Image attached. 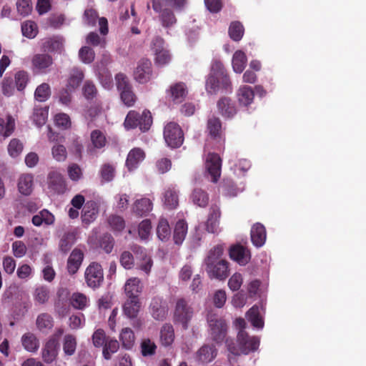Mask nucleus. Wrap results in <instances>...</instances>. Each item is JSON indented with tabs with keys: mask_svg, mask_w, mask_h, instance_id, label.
Returning a JSON list of instances; mask_svg holds the SVG:
<instances>
[{
	"mask_svg": "<svg viewBox=\"0 0 366 366\" xmlns=\"http://www.w3.org/2000/svg\"><path fill=\"white\" fill-rule=\"evenodd\" d=\"M205 89L209 94H217L219 89L225 93L232 92V82L223 65L219 61H213L211 71L206 79Z\"/></svg>",
	"mask_w": 366,
	"mask_h": 366,
	"instance_id": "nucleus-1",
	"label": "nucleus"
},
{
	"mask_svg": "<svg viewBox=\"0 0 366 366\" xmlns=\"http://www.w3.org/2000/svg\"><path fill=\"white\" fill-rule=\"evenodd\" d=\"M206 319L210 340L216 345H222L227 337L229 326L227 321L212 310L208 311Z\"/></svg>",
	"mask_w": 366,
	"mask_h": 366,
	"instance_id": "nucleus-2",
	"label": "nucleus"
},
{
	"mask_svg": "<svg viewBox=\"0 0 366 366\" xmlns=\"http://www.w3.org/2000/svg\"><path fill=\"white\" fill-rule=\"evenodd\" d=\"M152 122L149 110L144 109L141 114L135 110H131L124 119V126L127 130L139 127L142 132H145L150 129Z\"/></svg>",
	"mask_w": 366,
	"mask_h": 366,
	"instance_id": "nucleus-3",
	"label": "nucleus"
},
{
	"mask_svg": "<svg viewBox=\"0 0 366 366\" xmlns=\"http://www.w3.org/2000/svg\"><path fill=\"white\" fill-rule=\"evenodd\" d=\"M193 315L194 310L188 302L184 298L178 299L173 315L174 323L181 326L183 330H187Z\"/></svg>",
	"mask_w": 366,
	"mask_h": 366,
	"instance_id": "nucleus-4",
	"label": "nucleus"
},
{
	"mask_svg": "<svg viewBox=\"0 0 366 366\" xmlns=\"http://www.w3.org/2000/svg\"><path fill=\"white\" fill-rule=\"evenodd\" d=\"M154 11L158 14V20L161 26L168 30L173 28L177 23V18L172 7L161 6L158 2L152 4Z\"/></svg>",
	"mask_w": 366,
	"mask_h": 366,
	"instance_id": "nucleus-5",
	"label": "nucleus"
},
{
	"mask_svg": "<svg viewBox=\"0 0 366 366\" xmlns=\"http://www.w3.org/2000/svg\"><path fill=\"white\" fill-rule=\"evenodd\" d=\"M85 282L92 289L99 287L104 282V272L102 265L96 262H91L84 272Z\"/></svg>",
	"mask_w": 366,
	"mask_h": 366,
	"instance_id": "nucleus-6",
	"label": "nucleus"
},
{
	"mask_svg": "<svg viewBox=\"0 0 366 366\" xmlns=\"http://www.w3.org/2000/svg\"><path fill=\"white\" fill-rule=\"evenodd\" d=\"M164 138L169 147L178 148L184 141L183 132L178 124L169 122L164 127Z\"/></svg>",
	"mask_w": 366,
	"mask_h": 366,
	"instance_id": "nucleus-7",
	"label": "nucleus"
},
{
	"mask_svg": "<svg viewBox=\"0 0 366 366\" xmlns=\"http://www.w3.org/2000/svg\"><path fill=\"white\" fill-rule=\"evenodd\" d=\"M131 249L136 257L137 269L148 275L153 266V260L151 256L147 254L146 249L137 244L132 245Z\"/></svg>",
	"mask_w": 366,
	"mask_h": 366,
	"instance_id": "nucleus-8",
	"label": "nucleus"
},
{
	"mask_svg": "<svg viewBox=\"0 0 366 366\" xmlns=\"http://www.w3.org/2000/svg\"><path fill=\"white\" fill-rule=\"evenodd\" d=\"M206 271L209 278L224 280L229 273V262L225 259L214 263L210 261L206 265Z\"/></svg>",
	"mask_w": 366,
	"mask_h": 366,
	"instance_id": "nucleus-9",
	"label": "nucleus"
},
{
	"mask_svg": "<svg viewBox=\"0 0 366 366\" xmlns=\"http://www.w3.org/2000/svg\"><path fill=\"white\" fill-rule=\"evenodd\" d=\"M205 168L208 175L211 177L212 182H217L221 175L222 169V159L219 154L209 153L205 161Z\"/></svg>",
	"mask_w": 366,
	"mask_h": 366,
	"instance_id": "nucleus-10",
	"label": "nucleus"
},
{
	"mask_svg": "<svg viewBox=\"0 0 366 366\" xmlns=\"http://www.w3.org/2000/svg\"><path fill=\"white\" fill-rule=\"evenodd\" d=\"M53 64V58L49 54H36L31 58V68L34 72L46 74Z\"/></svg>",
	"mask_w": 366,
	"mask_h": 366,
	"instance_id": "nucleus-11",
	"label": "nucleus"
},
{
	"mask_svg": "<svg viewBox=\"0 0 366 366\" xmlns=\"http://www.w3.org/2000/svg\"><path fill=\"white\" fill-rule=\"evenodd\" d=\"M237 338L242 354L255 351L259 345V338L249 337L244 330H239Z\"/></svg>",
	"mask_w": 366,
	"mask_h": 366,
	"instance_id": "nucleus-12",
	"label": "nucleus"
},
{
	"mask_svg": "<svg viewBox=\"0 0 366 366\" xmlns=\"http://www.w3.org/2000/svg\"><path fill=\"white\" fill-rule=\"evenodd\" d=\"M168 304L162 297L156 296L152 299L149 310L154 319L163 321L168 313Z\"/></svg>",
	"mask_w": 366,
	"mask_h": 366,
	"instance_id": "nucleus-13",
	"label": "nucleus"
},
{
	"mask_svg": "<svg viewBox=\"0 0 366 366\" xmlns=\"http://www.w3.org/2000/svg\"><path fill=\"white\" fill-rule=\"evenodd\" d=\"M207 132L213 140L218 142H224V134L222 129V124L219 117L212 116L209 117L207 122Z\"/></svg>",
	"mask_w": 366,
	"mask_h": 366,
	"instance_id": "nucleus-14",
	"label": "nucleus"
},
{
	"mask_svg": "<svg viewBox=\"0 0 366 366\" xmlns=\"http://www.w3.org/2000/svg\"><path fill=\"white\" fill-rule=\"evenodd\" d=\"M152 63L149 59L139 61L134 74V79L139 84L148 82L152 77Z\"/></svg>",
	"mask_w": 366,
	"mask_h": 366,
	"instance_id": "nucleus-15",
	"label": "nucleus"
},
{
	"mask_svg": "<svg viewBox=\"0 0 366 366\" xmlns=\"http://www.w3.org/2000/svg\"><path fill=\"white\" fill-rule=\"evenodd\" d=\"M48 188L54 193L61 194L66 189V183L61 174L56 170L50 171L47 176Z\"/></svg>",
	"mask_w": 366,
	"mask_h": 366,
	"instance_id": "nucleus-16",
	"label": "nucleus"
},
{
	"mask_svg": "<svg viewBox=\"0 0 366 366\" xmlns=\"http://www.w3.org/2000/svg\"><path fill=\"white\" fill-rule=\"evenodd\" d=\"M229 257L239 264L244 266L249 262L251 254L247 247L237 244L230 247Z\"/></svg>",
	"mask_w": 366,
	"mask_h": 366,
	"instance_id": "nucleus-17",
	"label": "nucleus"
},
{
	"mask_svg": "<svg viewBox=\"0 0 366 366\" xmlns=\"http://www.w3.org/2000/svg\"><path fill=\"white\" fill-rule=\"evenodd\" d=\"M219 113L227 119L232 118L237 112L235 103L229 97H222L217 103Z\"/></svg>",
	"mask_w": 366,
	"mask_h": 366,
	"instance_id": "nucleus-18",
	"label": "nucleus"
},
{
	"mask_svg": "<svg viewBox=\"0 0 366 366\" xmlns=\"http://www.w3.org/2000/svg\"><path fill=\"white\" fill-rule=\"evenodd\" d=\"M99 208L94 201L87 202L81 210V222L84 226H88L97 218Z\"/></svg>",
	"mask_w": 366,
	"mask_h": 366,
	"instance_id": "nucleus-19",
	"label": "nucleus"
},
{
	"mask_svg": "<svg viewBox=\"0 0 366 366\" xmlns=\"http://www.w3.org/2000/svg\"><path fill=\"white\" fill-rule=\"evenodd\" d=\"M221 216L219 207L212 204L209 209V214L205 222V229L209 233H216L219 229V219Z\"/></svg>",
	"mask_w": 366,
	"mask_h": 366,
	"instance_id": "nucleus-20",
	"label": "nucleus"
},
{
	"mask_svg": "<svg viewBox=\"0 0 366 366\" xmlns=\"http://www.w3.org/2000/svg\"><path fill=\"white\" fill-rule=\"evenodd\" d=\"M84 259L83 252L78 248L72 250L67 260V270L70 274H74L79 270Z\"/></svg>",
	"mask_w": 366,
	"mask_h": 366,
	"instance_id": "nucleus-21",
	"label": "nucleus"
},
{
	"mask_svg": "<svg viewBox=\"0 0 366 366\" xmlns=\"http://www.w3.org/2000/svg\"><path fill=\"white\" fill-rule=\"evenodd\" d=\"M58 342L54 339H49L42 349V359L46 363L53 362L58 355Z\"/></svg>",
	"mask_w": 366,
	"mask_h": 366,
	"instance_id": "nucleus-22",
	"label": "nucleus"
},
{
	"mask_svg": "<svg viewBox=\"0 0 366 366\" xmlns=\"http://www.w3.org/2000/svg\"><path fill=\"white\" fill-rule=\"evenodd\" d=\"M251 240L252 244L257 247H262L266 241L267 233L264 226L260 223L254 224L250 232Z\"/></svg>",
	"mask_w": 366,
	"mask_h": 366,
	"instance_id": "nucleus-23",
	"label": "nucleus"
},
{
	"mask_svg": "<svg viewBox=\"0 0 366 366\" xmlns=\"http://www.w3.org/2000/svg\"><path fill=\"white\" fill-rule=\"evenodd\" d=\"M142 285L138 277H131L124 285V291L128 298H139L142 292Z\"/></svg>",
	"mask_w": 366,
	"mask_h": 366,
	"instance_id": "nucleus-24",
	"label": "nucleus"
},
{
	"mask_svg": "<svg viewBox=\"0 0 366 366\" xmlns=\"http://www.w3.org/2000/svg\"><path fill=\"white\" fill-rule=\"evenodd\" d=\"M217 351L214 345H204L197 352V359L202 363L212 362L217 356Z\"/></svg>",
	"mask_w": 366,
	"mask_h": 366,
	"instance_id": "nucleus-25",
	"label": "nucleus"
},
{
	"mask_svg": "<svg viewBox=\"0 0 366 366\" xmlns=\"http://www.w3.org/2000/svg\"><path fill=\"white\" fill-rule=\"evenodd\" d=\"M145 158L144 152L140 148H134L128 154L126 165L129 170L136 169Z\"/></svg>",
	"mask_w": 366,
	"mask_h": 366,
	"instance_id": "nucleus-26",
	"label": "nucleus"
},
{
	"mask_svg": "<svg viewBox=\"0 0 366 366\" xmlns=\"http://www.w3.org/2000/svg\"><path fill=\"white\" fill-rule=\"evenodd\" d=\"M168 94L170 95L172 100L174 103L182 102L187 94L185 84L183 82H178L172 85L168 90Z\"/></svg>",
	"mask_w": 366,
	"mask_h": 366,
	"instance_id": "nucleus-27",
	"label": "nucleus"
},
{
	"mask_svg": "<svg viewBox=\"0 0 366 366\" xmlns=\"http://www.w3.org/2000/svg\"><path fill=\"white\" fill-rule=\"evenodd\" d=\"M152 209V202L148 198H142L135 201L133 207V212L139 216H147Z\"/></svg>",
	"mask_w": 366,
	"mask_h": 366,
	"instance_id": "nucleus-28",
	"label": "nucleus"
},
{
	"mask_svg": "<svg viewBox=\"0 0 366 366\" xmlns=\"http://www.w3.org/2000/svg\"><path fill=\"white\" fill-rule=\"evenodd\" d=\"M254 97V92L249 86H242L237 91V99L240 105L249 106L252 103Z\"/></svg>",
	"mask_w": 366,
	"mask_h": 366,
	"instance_id": "nucleus-29",
	"label": "nucleus"
},
{
	"mask_svg": "<svg viewBox=\"0 0 366 366\" xmlns=\"http://www.w3.org/2000/svg\"><path fill=\"white\" fill-rule=\"evenodd\" d=\"M34 178L31 174H24L20 176L18 181V189L25 196L31 194L33 190Z\"/></svg>",
	"mask_w": 366,
	"mask_h": 366,
	"instance_id": "nucleus-30",
	"label": "nucleus"
},
{
	"mask_svg": "<svg viewBox=\"0 0 366 366\" xmlns=\"http://www.w3.org/2000/svg\"><path fill=\"white\" fill-rule=\"evenodd\" d=\"M174 330L171 324L166 323L160 330V342L162 346H170L174 340Z\"/></svg>",
	"mask_w": 366,
	"mask_h": 366,
	"instance_id": "nucleus-31",
	"label": "nucleus"
},
{
	"mask_svg": "<svg viewBox=\"0 0 366 366\" xmlns=\"http://www.w3.org/2000/svg\"><path fill=\"white\" fill-rule=\"evenodd\" d=\"M54 216L49 210L44 209L33 216L31 222L34 225L39 227L43 223L46 225H51L54 224Z\"/></svg>",
	"mask_w": 366,
	"mask_h": 366,
	"instance_id": "nucleus-32",
	"label": "nucleus"
},
{
	"mask_svg": "<svg viewBox=\"0 0 366 366\" xmlns=\"http://www.w3.org/2000/svg\"><path fill=\"white\" fill-rule=\"evenodd\" d=\"M119 340L123 348L126 350H132L134 345L136 337L131 328L125 327L123 328L120 332Z\"/></svg>",
	"mask_w": 366,
	"mask_h": 366,
	"instance_id": "nucleus-33",
	"label": "nucleus"
},
{
	"mask_svg": "<svg viewBox=\"0 0 366 366\" xmlns=\"http://www.w3.org/2000/svg\"><path fill=\"white\" fill-rule=\"evenodd\" d=\"M89 298L81 292H74L69 298V304L72 307L79 310H84L89 306Z\"/></svg>",
	"mask_w": 366,
	"mask_h": 366,
	"instance_id": "nucleus-34",
	"label": "nucleus"
},
{
	"mask_svg": "<svg viewBox=\"0 0 366 366\" xmlns=\"http://www.w3.org/2000/svg\"><path fill=\"white\" fill-rule=\"evenodd\" d=\"M21 344L24 348L31 352L37 351L39 347V342L36 335L31 332L25 333L21 337Z\"/></svg>",
	"mask_w": 366,
	"mask_h": 366,
	"instance_id": "nucleus-35",
	"label": "nucleus"
},
{
	"mask_svg": "<svg viewBox=\"0 0 366 366\" xmlns=\"http://www.w3.org/2000/svg\"><path fill=\"white\" fill-rule=\"evenodd\" d=\"M140 306L141 303L139 298H129L123 306L124 312L129 318L136 317Z\"/></svg>",
	"mask_w": 366,
	"mask_h": 366,
	"instance_id": "nucleus-36",
	"label": "nucleus"
},
{
	"mask_svg": "<svg viewBox=\"0 0 366 366\" xmlns=\"http://www.w3.org/2000/svg\"><path fill=\"white\" fill-rule=\"evenodd\" d=\"M75 242L76 234L74 232H65L62 235L59 243V250L62 253L66 254L71 249Z\"/></svg>",
	"mask_w": 366,
	"mask_h": 366,
	"instance_id": "nucleus-37",
	"label": "nucleus"
},
{
	"mask_svg": "<svg viewBox=\"0 0 366 366\" xmlns=\"http://www.w3.org/2000/svg\"><path fill=\"white\" fill-rule=\"evenodd\" d=\"M247 59L244 51L237 50L234 52L232 57V68L234 72L242 73L246 65Z\"/></svg>",
	"mask_w": 366,
	"mask_h": 366,
	"instance_id": "nucleus-38",
	"label": "nucleus"
},
{
	"mask_svg": "<svg viewBox=\"0 0 366 366\" xmlns=\"http://www.w3.org/2000/svg\"><path fill=\"white\" fill-rule=\"evenodd\" d=\"M187 224L183 220H179L174 227V240L175 244H180L184 241L187 233Z\"/></svg>",
	"mask_w": 366,
	"mask_h": 366,
	"instance_id": "nucleus-39",
	"label": "nucleus"
},
{
	"mask_svg": "<svg viewBox=\"0 0 366 366\" xmlns=\"http://www.w3.org/2000/svg\"><path fill=\"white\" fill-rule=\"evenodd\" d=\"M102 347V355L105 360H109L118 351L119 343L116 339L109 337Z\"/></svg>",
	"mask_w": 366,
	"mask_h": 366,
	"instance_id": "nucleus-40",
	"label": "nucleus"
},
{
	"mask_svg": "<svg viewBox=\"0 0 366 366\" xmlns=\"http://www.w3.org/2000/svg\"><path fill=\"white\" fill-rule=\"evenodd\" d=\"M140 352L143 357H152L156 354L157 346L149 338H143L140 342Z\"/></svg>",
	"mask_w": 366,
	"mask_h": 366,
	"instance_id": "nucleus-41",
	"label": "nucleus"
},
{
	"mask_svg": "<svg viewBox=\"0 0 366 366\" xmlns=\"http://www.w3.org/2000/svg\"><path fill=\"white\" fill-rule=\"evenodd\" d=\"M36 325L40 331H48L54 326V319L51 315L48 313H41L38 315Z\"/></svg>",
	"mask_w": 366,
	"mask_h": 366,
	"instance_id": "nucleus-42",
	"label": "nucleus"
},
{
	"mask_svg": "<svg viewBox=\"0 0 366 366\" xmlns=\"http://www.w3.org/2000/svg\"><path fill=\"white\" fill-rule=\"evenodd\" d=\"M247 317L251 324L257 328H262L264 322L259 314V309L257 306L252 307L247 312Z\"/></svg>",
	"mask_w": 366,
	"mask_h": 366,
	"instance_id": "nucleus-43",
	"label": "nucleus"
},
{
	"mask_svg": "<svg viewBox=\"0 0 366 366\" xmlns=\"http://www.w3.org/2000/svg\"><path fill=\"white\" fill-rule=\"evenodd\" d=\"M229 37L234 41H239L242 39L244 29L243 25L239 21H232L229 27Z\"/></svg>",
	"mask_w": 366,
	"mask_h": 366,
	"instance_id": "nucleus-44",
	"label": "nucleus"
},
{
	"mask_svg": "<svg viewBox=\"0 0 366 366\" xmlns=\"http://www.w3.org/2000/svg\"><path fill=\"white\" fill-rule=\"evenodd\" d=\"M84 76V73L81 69L78 68L72 69L68 79L67 86L71 89H75L80 85Z\"/></svg>",
	"mask_w": 366,
	"mask_h": 366,
	"instance_id": "nucleus-45",
	"label": "nucleus"
},
{
	"mask_svg": "<svg viewBox=\"0 0 366 366\" xmlns=\"http://www.w3.org/2000/svg\"><path fill=\"white\" fill-rule=\"evenodd\" d=\"M158 2L161 6H170L176 11H184L188 4V0H152V4Z\"/></svg>",
	"mask_w": 366,
	"mask_h": 366,
	"instance_id": "nucleus-46",
	"label": "nucleus"
},
{
	"mask_svg": "<svg viewBox=\"0 0 366 366\" xmlns=\"http://www.w3.org/2000/svg\"><path fill=\"white\" fill-rule=\"evenodd\" d=\"M192 199L197 206L205 207L209 202V195L202 189H195L192 194Z\"/></svg>",
	"mask_w": 366,
	"mask_h": 366,
	"instance_id": "nucleus-47",
	"label": "nucleus"
},
{
	"mask_svg": "<svg viewBox=\"0 0 366 366\" xmlns=\"http://www.w3.org/2000/svg\"><path fill=\"white\" fill-rule=\"evenodd\" d=\"M76 340L73 335H66L64 338L63 350L66 355L71 356L75 353L76 348Z\"/></svg>",
	"mask_w": 366,
	"mask_h": 366,
	"instance_id": "nucleus-48",
	"label": "nucleus"
},
{
	"mask_svg": "<svg viewBox=\"0 0 366 366\" xmlns=\"http://www.w3.org/2000/svg\"><path fill=\"white\" fill-rule=\"evenodd\" d=\"M90 139L95 149H102L106 146L107 138L104 134L99 129H94L91 132Z\"/></svg>",
	"mask_w": 366,
	"mask_h": 366,
	"instance_id": "nucleus-49",
	"label": "nucleus"
},
{
	"mask_svg": "<svg viewBox=\"0 0 366 366\" xmlns=\"http://www.w3.org/2000/svg\"><path fill=\"white\" fill-rule=\"evenodd\" d=\"M107 222L114 232H120L125 228V221L121 216L112 214L107 219Z\"/></svg>",
	"mask_w": 366,
	"mask_h": 366,
	"instance_id": "nucleus-50",
	"label": "nucleus"
},
{
	"mask_svg": "<svg viewBox=\"0 0 366 366\" xmlns=\"http://www.w3.org/2000/svg\"><path fill=\"white\" fill-rule=\"evenodd\" d=\"M164 204L169 209H174L178 205V195L174 188L169 187L164 192Z\"/></svg>",
	"mask_w": 366,
	"mask_h": 366,
	"instance_id": "nucleus-51",
	"label": "nucleus"
},
{
	"mask_svg": "<svg viewBox=\"0 0 366 366\" xmlns=\"http://www.w3.org/2000/svg\"><path fill=\"white\" fill-rule=\"evenodd\" d=\"M48 117V108L36 107L34 109L33 120L38 127L44 125Z\"/></svg>",
	"mask_w": 366,
	"mask_h": 366,
	"instance_id": "nucleus-52",
	"label": "nucleus"
},
{
	"mask_svg": "<svg viewBox=\"0 0 366 366\" xmlns=\"http://www.w3.org/2000/svg\"><path fill=\"white\" fill-rule=\"evenodd\" d=\"M224 248L222 245H216L212 249H211L208 253L207 258L205 259V264L207 265V263H209L210 261L213 263L217 262L218 261L224 260L222 259V256L223 254Z\"/></svg>",
	"mask_w": 366,
	"mask_h": 366,
	"instance_id": "nucleus-53",
	"label": "nucleus"
},
{
	"mask_svg": "<svg viewBox=\"0 0 366 366\" xmlns=\"http://www.w3.org/2000/svg\"><path fill=\"white\" fill-rule=\"evenodd\" d=\"M14 129V121L11 117H8L6 122L0 118V137H7L10 136Z\"/></svg>",
	"mask_w": 366,
	"mask_h": 366,
	"instance_id": "nucleus-54",
	"label": "nucleus"
},
{
	"mask_svg": "<svg viewBox=\"0 0 366 366\" xmlns=\"http://www.w3.org/2000/svg\"><path fill=\"white\" fill-rule=\"evenodd\" d=\"M98 77L105 88H109L112 85V76L107 68H100L99 65L96 69Z\"/></svg>",
	"mask_w": 366,
	"mask_h": 366,
	"instance_id": "nucleus-55",
	"label": "nucleus"
},
{
	"mask_svg": "<svg viewBox=\"0 0 366 366\" xmlns=\"http://www.w3.org/2000/svg\"><path fill=\"white\" fill-rule=\"evenodd\" d=\"M51 94L50 86L46 83H43L36 89L34 97L39 102L46 101Z\"/></svg>",
	"mask_w": 366,
	"mask_h": 366,
	"instance_id": "nucleus-56",
	"label": "nucleus"
},
{
	"mask_svg": "<svg viewBox=\"0 0 366 366\" xmlns=\"http://www.w3.org/2000/svg\"><path fill=\"white\" fill-rule=\"evenodd\" d=\"M157 234L161 240L167 239L171 234L169 224L166 219H161L157 228Z\"/></svg>",
	"mask_w": 366,
	"mask_h": 366,
	"instance_id": "nucleus-57",
	"label": "nucleus"
},
{
	"mask_svg": "<svg viewBox=\"0 0 366 366\" xmlns=\"http://www.w3.org/2000/svg\"><path fill=\"white\" fill-rule=\"evenodd\" d=\"M41 48L44 51H57L62 48V43L56 38H50L42 44Z\"/></svg>",
	"mask_w": 366,
	"mask_h": 366,
	"instance_id": "nucleus-58",
	"label": "nucleus"
},
{
	"mask_svg": "<svg viewBox=\"0 0 366 366\" xmlns=\"http://www.w3.org/2000/svg\"><path fill=\"white\" fill-rule=\"evenodd\" d=\"M120 98L124 104L127 107H133L137 100V97L132 88L121 92Z\"/></svg>",
	"mask_w": 366,
	"mask_h": 366,
	"instance_id": "nucleus-59",
	"label": "nucleus"
},
{
	"mask_svg": "<svg viewBox=\"0 0 366 366\" xmlns=\"http://www.w3.org/2000/svg\"><path fill=\"white\" fill-rule=\"evenodd\" d=\"M119 262L124 269H132L135 265V261L133 254L129 251H124L120 254Z\"/></svg>",
	"mask_w": 366,
	"mask_h": 366,
	"instance_id": "nucleus-60",
	"label": "nucleus"
},
{
	"mask_svg": "<svg viewBox=\"0 0 366 366\" xmlns=\"http://www.w3.org/2000/svg\"><path fill=\"white\" fill-rule=\"evenodd\" d=\"M22 34L29 39L34 38L37 34V27L35 22L26 21L21 24Z\"/></svg>",
	"mask_w": 366,
	"mask_h": 366,
	"instance_id": "nucleus-61",
	"label": "nucleus"
},
{
	"mask_svg": "<svg viewBox=\"0 0 366 366\" xmlns=\"http://www.w3.org/2000/svg\"><path fill=\"white\" fill-rule=\"evenodd\" d=\"M117 88L119 92L132 88L128 77L123 73H118L115 76Z\"/></svg>",
	"mask_w": 366,
	"mask_h": 366,
	"instance_id": "nucleus-62",
	"label": "nucleus"
},
{
	"mask_svg": "<svg viewBox=\"0 0 366 366\" xmlns=\"http://www.w3.org/2000/svg\"><path fill=\"white\" fill-rule=\"evenodd\" d=\"M84 97L87 100L94 99L97 95V89L95 84L91 81H86L82 88Z\"/></svg>",
	"mask_w": 366,
	"mask_h": 366,
	"instance_id": "nucleus-63",
	"label": "nucleus"
},
{
	"mask_svg": "<svg viewBox=\"0 0 366 366\" xmlns=\"http://www.w3.org/2000/svg\"><path fill=\"white\" fill-rule=\"evenodd\" d=\"M51 154L57 162H64L67 157L66 149L62 144H55L51 148Z\"/></svg>",
	"mask_w": 366,
	"mask_h": 366,
	"instance_id": "nucleus-64",
	"label": "nucleus"
}]
</instances>
